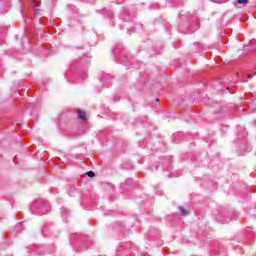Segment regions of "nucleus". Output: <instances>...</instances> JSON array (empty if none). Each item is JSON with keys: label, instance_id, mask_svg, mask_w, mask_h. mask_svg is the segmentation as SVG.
Instances as JSON below:
<instances>
[{"label": "nucleus", "instance_id": "f03ea898", "mask_svg": "<svg viewBox=\"0 0 256 256\" xmlns=\"http://www.w3.org/2000/svg\"><path fill=\"white\" fill-rule=\"evenodd\" d=\"M179 211H180V213L185 217V216H187V215H189V212H187V210H185L184 208H183V206H180L179 207Z\"/></svg>", "mask_w": 256, "mask_h": 256}, {"label": "nucleus", "instance_id": "20e7f679", "mask_svg": "<svg viewBox=\"0 0 256 256\" xmlns=\"http://www.w3.org/2000/svg\"><path fill=\"white\" fill-rule=\"evenodd\" d=\"M86 175H87V177H95V172H93V171H88V172L86 173Z\"/></svg>", "mask_w": 256, "mask_h": 256}, {"label": "nucleus", "instance_id": "f257e3e1", "mask_svg": "<svg viewBox=\"0 0 256 256\" xmlns=\"http://www.w3.org/2000/svg\"><path fill=\"white\" fill-rule=\"evenodd\" d=\"M78 118L81 119L82 121H85V119L87 118V115L85 113V111H78Z\"/></svg>", "mask_w": 256, "mask_h": 256}, {"label": "nucleus", "instance_id": "7ed1b4c3", "mask_svg": "<svg viewBox=\"0 0 256 256\" xmlns=\"http://www.w3.org/2000/svg\"><path fill=\"white\" fill-rule=\"evenodd\" d=\"M248 1H249V0H237V3H238L239 5H247Z\"/></svg>", "mask_w": 256, "mask_h": 256}, {"label": "nucleus", "instance_id": "39448f33", "mask_svg": "<svg viewBox=\"0 0 256 256\" xmlns=\"http://www.w3.org/2000/svg\"><path fill=\"white\" fill-rule=\"evenodd\" d=\"M248 79H253V75L248 74Z\"/></svg>", "mask_w": 256, "mask_h": 256}]
</instances>
